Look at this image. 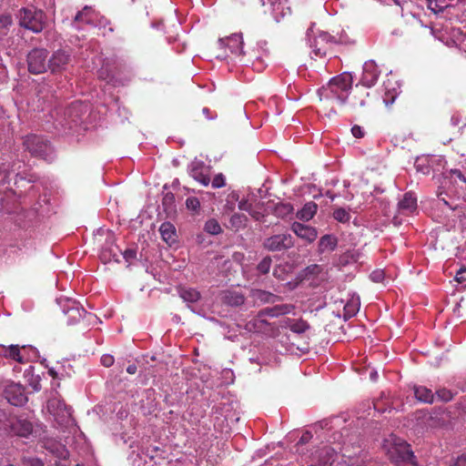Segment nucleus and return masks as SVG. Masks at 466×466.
I'll list each match as a JSON object with an SVG mask.
<instances>
[{
  "label": "nucleus",
  "mask_w": 466,
  "mask_h": 466,
  "mask_svg": "<svg viewBox=\"0 0 466 466\" xmlns=\"http://www.w3.org/2000/svg\"><path fill=\"white\" fill-rule=\"evenodd\" d=\"M383 449L392 461L402 462L403 466H417L410 445L396 435L391 434L384 440Z\"/></svg>",
  "instance_id": "obj_1"
},
{
  "label": "nucleus",
  "mask_w": 466,
  "mask_h": 466,
  "mask_svg": "<svg viewBox=\"0 0 466 466\" xmlns=\"http://www.w3.org/2000/svg\"><path fill=\"white\" fill-rule=\"evenodd\" d=\"M307 38L312 53L317 57H324L336 43L335 38L323 31H315L310 27L307 31Z\"/></svg>",
  "instance_id": "obj_2"
},
{
  "label": "nucleus",
  "mask_w": 466,
  "mask_h": 466,
  "mask_svg": "<svg viewBox=\"0 0 466 466\" xmlns=\"http://www.w3.org/2000/svg\"><path fill=\"white\" fill-rule=\"evenodd\" d=\"M294 309L292 305L282 304L277 305L272 308H266L262 309L258 316L252 318L246 324V329L250 332H260L264 329L267 325L266 320L262 319L263 316L279 317L290 313Z\"/></svg>",
  "instance_id": "obj_3"
},
{
  "label": "nucleus",
  "mask_w": 466,
  "mask_h": 466,
  "mask_svg": "<svg viewBox=\"0 0 466 466\" xmlns=\"http://www.w3.org/2000/svg\"><path fill=\"white\" fill-rule=\"evenodd\" d=\"M25 148L32 156L43 158L46 161L54 159L53 150L47 140L36 135L27 136L24 140Z\"/></svg>",
  "instance_id": "obj_4"
},
{
  "label": "nucleus",
  "mask_w": 466,
  "mask_h": 466,
  "mask_svg": "<svg viewBox=\"0 0 466 466\" xmlns=\"http://www.w3.org/2000/svg\"><path fill=\"white\" fill-rule=\"evenodd\" d=\"M19 25L34 33L43 30L45 25V14L41 10L33 8H22L17 14Z\"/></svg>",
  "instance_id": "obj_5"
},
{
  "label": "nucleus",
  "mask_w": 466,
  "mask_h": 466,
  "mask_svg": "<svg viewBox=\"0 0 466 466\" xmlns=\"http://www.w3.org/2000/svg\"><path fill=\"white\" fill-rule=\"evenodd\" d=\"M106 19L99 15L91 6L86 5L81 11H79L74 20L71 22V25L76 30L83 28L84 25L91 26H105Z\"/></svg>",
  "instance_id": "obj_6"
},
{
  "label": "nucleus",
  "mask_w": 466,
  "mask_h": 466,
  "mask_svg": "<svg viewBox=\"0 0 466 466\" xmlns=\"http://www.w3.org/2000/svg\"><path fill=\"white\" fill-rule=\"evenodd\" d=\"M47 409L58 425L62 427L74 425L71 409L63 400L56 398L51 399L47 402Z\"/></svg>",
  "instance_id": "obj_7"
},
{
  "label": "nucleus",
  "mask_w": 466,
  "mask_h": 466,
  "mask_svg": "<svg viewBox=\"0 0 466 466\" xmlns=\"http://www.w3.org/2000/svg\"><path fill=\"white\" fill-rule=\"evenodd\" d=\"M352 82V76L345 72L331 78L326 90H329L341 104H344L347 99V92L351 88Z\"/></svg>",
  "instance_id": "obj_8"
},
{
  "label": "nucleus",
  "mask_w": 466,
  "mask_h": 466,
  "mask_svg": "<svg viewBox=\"0 0 466 466\" xmlns=\"http://www.w3.org/2000/svg\"><path fill=\"white\" fill-rule=\"evenodd\" d=\"M57 304L62 309L65 315L68 317L67 323L69 325L77 323L86 314V310L75 299L67 297H60L56 299Z\"/></svg>",
  "instance_id": "obj_9"
},
{
  "label": "nucleus",
  "mask_w": 466,
  "mask_h": 466,
  "mask_svg": "<svg viewBox=\"0 0 466 466\" xmlns=\"http://www.w3.org/2000/svg\"><path fill=\"white\" fill-rule=\"evenodd\" d=\"M48 52L44 48H35L27 55L28 70L32 74H41L48 69Z\"/></svg>",
  "instance_id": "obj_10"
},
{
  "label": "nucleus",
  "mask_w": 466,
  "mask_h": 466,
  "mask_svg": "<svg viewBox=\"0 0 466 466\" xmlns=\"http://www.w3.org/2000/svg\"><path fill=\"white\" fill-rule=\"evenodd\" d=\"M294 246V238L289 233L276 234L267 238L263 247L271 252L284 251Z\"/></svg>",
  "instance_id": "obj_11"
},
{
  "label": "nucleus",
  "mask_w": 466,
  "mask_h": 466,
  "mask_svg": "<svg viewBox=\"0 0 466 466\" xmlns=\"http://www.w3.org/2000/svg\"><path fill=\"white\" fill-rule=\"evenodd\" d=\"M218 44L221 48H228L232 55L242 61V56L245 55L243 51V37L241 34H232L225 38H219Z\"/></svg>",
  "instance_id": "obj_12"
},
{
  "label": "nucleus",
  "mask_w": 466,
  "mask_h": 466,
  "mask_svg": "<svg viewBox=\"0 0 466 466\" xmlns=\"http://www.w3.org/2000/svg\"><path fill=\"white\" fill-rule=\"evenodd\" d=\"M189 175L203 186H208L209 178V167L202 160L194 159L188 166Z\"/></svg>",
  "instance_id": "obj_13"
},
{
  "label": "nucleus",
  "mask_w": 466,
  "mask_h": 466,
  "mask_svg": "<svg viewBox=\"0 0 466 466\" xmlns=\"http://www.w3.org/2000/svg\"><path fill=\"white\" fill-rule=\"evenodd\" d=\"M5 396L7 401L14 406H22L27 400L24 388L17 383H11L5 387Z\"/></svg>",
  "instance_id": "obj_14"
},
{
  "label": "nucleus",
  "mask_w": 466,
  "mask_h": 466,
  "mask_svg": "<svg viewBox=\"0 0 466 466\" xmlns=\"http://www.w3.org/2000/svg\"><path fill=\"white\" fill-rule=\"evenodd\" d=\"M380 74V71L379 70L375 61L369 60L363 65V72L360 82L364 86L371 87L377 83Z\"/></svg>",
  "instance_id": "obj_15"
},
{
  "label": "nucleus",
  "mask_w": 466,
  "mask_h": 466,
  "mask_svg": "<svg viewBox=\"0 0 466 466\" xmlns=\"http://www.w3.org/2000/svg\"><path fill=\"white\" fill-rule=\"evenodd\" d=\"M70 55L66 51L59 49L54 52L52 56L48 59V69L52 73L65 70L70 63Z\"/></svg>",
  "instance_id": "obj_16"
},
{
  "label": "nucleus",
  "mask_w": 466,
  "mask_h": 466,
  "mask_svg": "<svg viewBox=\"0 0 466 466\" xmlns=\"http://www.w3.org/2000/svg\"><path fill=\"white\" fill-rule=\"evenodd\" d=\"M417 210V198L412 192H407L398 203L399 214L410 215Z\"/></svg>",
  "instance_id": "obj_17"
},
{
  "label": "nucleus",
  "mask_w": 466,
  "mask_h": 466,
  "mask_svg": "<svg viewBox=\"0 0 466 466\" xmlns=\"http://www.w3.org/2000/svg\"><path fill=\"white\" fill-rule=\"evenodd\" d=\"M291 230L301 239L308 242H313L317 237V229L313 227L301 224L299 222H294L291 225Z\"/></svg>",
  "instance_id": "obj_18"
},
{
  "label": "nucleus",
  "mask_w": 466,
  "mask_h": 466,
  "mask_svg": "<svg viewBox=\"0 0 466 466\" xmlns=\"http://www.w3.org/2000/svg\"><path fill=\"white\" fill-rule=\"evenodd\" d=\"M12 431L21 437H28L33 431L32 423L25 419H16L15 422L12 423Z\"/></svg>",
  "instance_id": "obj_19"
},
{
  "label": "nucleus",
  "mask_w": 466,
  "mask_h": 466,
  "mask_svg": "<svg viewBox=\"0 0 466 466\" xmlns=\"http://www.w3.org/2000/svg\"><path fill=\"white\" fill-rule=\"evenodd\" d=\"M251 297L255 302L261 304L275 303L279 300V298L277 295L262 289L252 290Z\"/></svg>",
  "instance_id": "obj_20"
},
{
  "label": "nucleus",
  "mask_w": 466,
  "mask_h": 466,
  "mask_svg": "<svg viewBox=\"0 0 466 466\" xmlns=\"http://www.w3.org/2000/svg\"><path fill=\"white\" fill-rule=\"evenodd\" d=\"M160 235L163 240L168 245H172L176 242V228L170 222H164L159 228Z\"/></svg>",
  "instance_id": "obj_21"
},
{
  "label": "nucleus",
  "mask_w": 466,
  "mask_h": 466,
  "mask_svg": "<svg viewBox=\"0 0 466 466\" xmlns=\"http://www.w3.org/2000/svg\"><path fill=\"white\" fill-rule=\"evenodd\" d=\"M318 205L309 201L307 202L300 210L297 212V218L302 221H309L317 213Z\"/></svg>",
  "instance_id": "obj_22"
},
{
  "label": "nucleus",
  "mask_w": 466,
  "mask_h": 466,
  "mask_svg": "<svg viewBox=\"0 0 466 466\" xmlns=\"http://www.w3.org/2000/svg\"><path fill=\"white\" fill-rule=\"evenodd\" d=\"M272 6V14L277 21L290 14V8L286 6L281 0H269Z\"/></svg>",
  "instance_id": "obj_23"
},
{
  "label": "nucleus",
  "mask_w": 466,
  "mask_h": 466,
  "mask_svg": "<svg viewBox=\"0 0 466 466\" xmlns=\"http://www.w3.org/2000/svg\"><path fill=\"white\" fill-rule=\"evenodd\" d=\"M432 158L430 157H419L416 158L414 166L418 172L423 175H429L432 169Z\"/></svg>",
  "instance_id": "obj_24"
},
{
  "label": "nucleus",
  "mask_w": 466,
  "mask_h": 466,
  "mask_svg": "<svg viewBox=\"0 0 466 466\" xmlns=\"http://www.w3.org/2000/svg\"><path fill=\"white\" fill-rule=\"evenodd\" d=\"M337 238L333 235H325L321 237L319 242V248L320 252L332 251L337 247Z\"/></svg>",
  "instance_id": "obj_25"
},
{
  "label": "nucleus",
  "mask_w": 466,
  "mask_h": 466,
  "mask_svg": "<svg viewBox=\"0 0 466 466\" xmlns=\"http://www.w3.org/2000/svg\"><path fill=\"white\" fill-rule=\"evenodd\" d=\"M414 394H415V397L420 401H422V402H425V403H431V402H433L434 394L432 393L431 390H430V389H428L426 387H422V386L415 387L414 388Z\"/></svg>",
  "instance_id": "obj_26"
},
{
  "label": "nucleus",
  "mask_w": 466,
  "mask_h": 466,
  "mask_svg": "<svg viewBox=\"0 0 466 466\" xmlns=\"http://www.w3.org/2000/svg\"><path fill=\"white\" fill-rule=\"evenodd\" d=\"M360 307V300L358 296H353L344 306V313L348 317L357 314Z\"/></svg>",
  "instance_id": "obj_27"
},
{
  "label": "nucleus",
  "mask_w": 466,
  "mask_h": 466,
  "mask_svg": "<svg viewBox=\"0 0 466 466\" xmlns=\"http://www.w3.org/2000/svg\"><path fill=\"white\" fill-rule=\"evenodd\" d=\"M180 297L184 301L196 302L200 299V293L192 288L182 289L180 290Z\"/></svg>",
  "instance_id": "obj_28"
},
{
  "label": "nucleus",
  "mask_w": 466,
  "mask_h": 466,
  "mask_svg": "<svg viewBox=\"0 0 466 466\" xmlns=\"http://www.w3.org/2000/svg\"><path fill=\"white\" fill-rule=\"evenodd\" d=\"M453 0H428V7L434 13L442 12Z\"/></svg>",
  "instance_id": "obj_29"
},
{
  "label": "nucleus",
  "mask_w": 466,
  "mask_h": 466,
  "mask_svg": "<svg viewBox=\"0 0 466 466\" xmlns=\"http://www.w3.org/2000/svg\"><path fill=\"white\" fill-rule=\"evenodd\" d=\"M275 215L279 218H286L293 212V207L289 203H279L275 207Z\"/></svg>",
  "instance_id": "obj_30"
},
{
  "label": "nucleus",
  "mask_w": 466,
  "mask_h": 466,
  "mask_svg": "<svg viewBox=\"0 0 466 466\" xmlns=\"http://www.w3.org/2000/svg\"><path fill=\"white\" fill-rule=\"evenodd\" d=\"M333 218L338 222L348 223L350 222L351 216L350 212L344 208H337L333 211Z\"/></svg>",
  "instance_id": "obj_31"
},
{
  "label": "nucleus",
  "mask_w": 466,
  "mask_h": 466,
  "mask_svg": "<svg viewBox=\"0 0 466 466\" xmlns=\"http://www.w3.org/2000/svg\"><path fill=\"white\" fill-rule=\"evenodd\" d=\"M225 299L231 306H239L245 301L244 296L238 292H228Z\"/></svg>",
  "instance_id": "obj_32"
},
{
  "label": "nucleus",
  "mask_w": 466,
  "mask_h": 466,
  "mask_svg": "<svg viewBox=\"0 0 466 466\" xmlns=\"http://www.w3.org/2000/svg\"><path fill=\"white\" fill-rule=\"evenodd\" d=\"M204 229L211 235H218L222 231L219 223L214 218L208 219L205 223Z\"/></svg>",
  "instance_id": "obj_33"
},
{
  "label": "nucleus",
  "mask_w": 466,
  "mask_h": 466,
  "mask_svg": "<svg viewBox=\"0 0 466 466\" xmlns=\"http://www.w3.org/2000/svg\"><path fill=\"white\" fill-rule=\"evenodd\" d=\"M12 25V17L9 15L0 16V39L6 35L9 26Z\"/></svg>",
  "instance_id": "obj_34"
},
{
  "label": "nucleus",
  "mask_w": 466,
  "mask_h": 466,
  "mask_svg": "<svg viewBox=\"0 0 466 466\" xmlns=\"http://www.w3.org/2000/svg\"><path fill=\"white\" fill-rule=\"evenodd\" d=\"M13 360H16L19 363H23L25 361L24 356L21 354L20 349L17 345H11L7 349V355Z\"/></svg>",
  "instance_id": "obj_35"
},
{
  "label": "nucleus",
  "mask_w": 466,
  "mask_h": 466,
  "mask_svg": "<svg viewBox=\"0 0 466 466\" xmlns=\"http://www.w3.org/2000/svg\"><path fill=\"white\" fill-rule=\"evenodd\" d=\"M309 328V324L302 319L293 320L289 325L290 330L299 334L305 332Z\"/></svg>",
  "instance_id": "obj_36"
},
{
  "label": "nucleus",
  "mask_w": 466,
  "mask_h": 466,
  "mask_svg": "<svg viewBox=\"0 0 466 466\" xmlns=\"http://www.w3.org/2000/svg\"><path fill=\"white\" fill-rule=\"evenodd\" d=\"M389 85H390V80L383 83L384 89H385L384 102L386 103V105L392 104L394 102V99H395L396 94H397L395 91V88H392V90H391L390 87L389 86Z\"/></svg>",
  "instance_id": "obj_37"
},
{
  "label": "nucleus",
  "mask_w": 466,
  "mask_h": 466,
  "mask_svg": "<svg viewBox=\"0 0 466 466\" xmlns=\"http://www.w3.org/2000/svg\"><path fill=\"white\" fill-rule=\"evenodd\" d=\"M247 217L243 214H234L230 218V224L236 229L245 226Z\"/></svg>",
  "instance_id": "obj_38"
},
{
  "label": "nucleus",
  "mask_w": 466,
  "mask_h": 466,
  "mask_svg": "<svg viewBox=\"0 0 466 466\" xmlns=\"http://www.w3.org/2000/svg\"><path fill=\"white\" fill-rule=\"evenodd\" d=\"M118 252H121L117 248H116V249H106V248H103L102 250V253H101V256L103 258V259L105 260H110V259H114L116 261L118 260L117 257H118Z\"/></svg>",
  "instance_id": "obj_39"
},
{
  "label": "nucleus",
  "mask_w": 466,
  "mask_h": 466,
  "mask_svg": "<svg viewBox=\"0 0 466 466\" xmlns=\"http://www.w3.org/2000/svg\"><path fill=\"white\" fill-rule=\"evenodd\" d=\"M271 258L269 257H265L258 265V270L261 274L268 273L271 267Z\"/></svg>",
  "instance_id": "obj_40"
},
{
  "label": "nucleus",
  "mask_w": 466,
  "mask_h": 466,
  "mask_svg": "<svg viewBox=\"0 0 466 466\" xmlns=\"http://www.w3.org/2000/svg\"><path fill=\"white\" fill-rule=\"evenodd\" d=\"M238 208L240 210H245V211H248L255 219H258L259 218V214L257 213V212H253L252 209H251V204H249L247 200H241L239 201L238 203Z\"/></svg>",
  "instance_id": "obj_41"
},
{
  "label": "nucleus",
  "mask_w": 466,
  "mask_h": 466,
  "mask_svg": "<svg viewBox=\"0 0 466 466\" xmlns=\"http://www.w3.org/2000/svg\"><path fill=\"white\" fill-rule=\"evenodd\" d=\"M82 106L81 103L76 102L72 104V106L67 109L66 114L70 118H72V121H76V117H78L79 114V108Z\"/></svg>",
  "instance_id": "obj_42"
},
{
  "label": "nucleus",
  "mask_w": 466,
  "mask_h": 466,
  "mask_svg": "<svg viewBox=\"0 0 466 466\" xmlns=\"http://www.w3.org/2000/svg\"><path fill=\"white\" fill-rule=\"evenodd\" d=\"M445 177H455L463 183H466V177L461 173L460 169H450L444 173Z\"/></svg>",
  "instance_id": "obj_43"
},
{
  "label": "nucleus",
  "mask_w": 466,
  "mask_h": 466,
  "mask_svg": "<svg viewBox=\"0 0 466 466\" xmlns=\"http://www.w3.org/2000/svg\"><path fill=\"white\" fill-rule=\"evenodd\" d=\"M186 206L188 209L197 211L200 207V203L197 198L191 197L187 198Z\"/></svg>",
  "instance_id": "obj_44"
},
{
  "label": "nucleus",
  "mask_w": 466,
  "mask_h": 466,
  "mask_svg": "<svg viewBox=\"0 0 466 466\" xmlns=\"http://www.w3.org/2000/svg\"><path fill=\"white\" fill-rule=\"evenodd\" d=\"M225 186V177L222 174L217 175L212 180V187L219 188Z\"/></svg>",
  "instance_id": "obj_45"
},
{
  "label": "nucleus",
  "mask_w": 466,
  "mask_h": 466,
  "mask_svg": "<svg viewBox=\"0 0 466 466\" xmlns=\"http://www.w3.org/2000/svg\"><path fill=\"white\" fill-rule=\"evenodd\" d=\"M101 364L106 368H109L111 367L113 364H114V357L110 354H104L102 357H101Z\"/></svg>",
  "instance_id": "obj_46"
},
{
  "label": "nucleus",
  "mask_w": 466,
  "mask_h": 466,
  "mask_svg": "<svg viewBox=\"0 0 466 466\" xmlns=\"http://www.w3.org/2000/svg\"><path fill=\"white\" fill-rule=\"evenodd\" d=\"M23 464L24 466H43L41 460L36 458H25Z\"/></svg>",
  "instance_id": "obj_47"
},
{
  "label": "nucleus",
  "mask_w": 466,
  "mask_h": 466,
  "mask_svg": "<svg viewBox=\"0 0 466 466\" xmlns=\"http://www.w3.org/2000/svg\"><path fill=\"white\" fill-rule=\"evenodd\" d=\"M370 279L373 282L379 283L383 280L384 279V271L383 270H374L370 276Z\"/></svg>",
  "instance_id": "obj_48"
},
{
  "label": "nucleus",
  "mask_w": 466,
  "mask_h": 466,
  "mask_svg": "<svg viewBox=\"0 0 466 466\" xmlns=\"http://www.w3.org/2000/svg\"><path fill=\"white\" fill-rule=\"evenodd\" d=\"M9 175L10 171L7 169L5 165H4L3 167H0V185L5 184L7 181Z\"/></svg>",
  "instance_id": "obj_49"
},
{
  "label": "nucleus",
  "mask_w": 466,
  "mask_h": 466,
  "mask_svg": "<svg viewBox=\"0 0 466 466\" xmlns=\"http://www.w3.org/2000/svg\"><path fill=\"white\" fill-rule=\"evenodd\" d=\"M122 255H123V257H124V258L126 259L127 262H131L133 259L136 258L137 252L134 249H126L122 253Z\"/></svg>",
  "instance_id": "obj_50"
},
{
  "label": "nucleus",
  "mask_w": 466,
  "mask_h": 466,
  "mask_svg": "<svg viewBox=\"0 0 466 466\" xmlns=\"http://www.w3.org/2000/svg\"><path fill=\"white\" fill-rule=\"evenodd\" d=\"M455 279L459 283L466 282V268H462L457 271Z\"/></svg>",
  "instance_id": "obj_51"
},
{
  "label": "nucleus",
  "mask_w": 466,
  "mask_h": 466,
  "mask_svg": "<svg viewBox=\"0 0 466 466\" xmlns=\"http://www.w3.org/2000/svg\"><path fill=\"white\" fill-rule=\"evenodd\" d=\"M175 201V197L172 193H167L163 198V205L171 207Z\"/></svg>",
  "instance_id": "obj_52"
},
{
  "label": "nucleus",
  "mask_w": 466,
  "mask_h": 466,
  "mask_svg": "<svg viewBox=\"0 0 466 466\" xmlns=\"http://www.w3.org/2000/svg\"><path fill=\"white\" fill-rule=\"evenodd\" d=\"M351 133L353 137L357 138H361L364 137V130L360 126H353L351 128Z\"/></svg>",
  "instance_id": "obj_53"
},
{
  "label": "nucleus",
  "mask_w": 466,
  "mask_h": 466,
  "mask_svg": "<svg viewBox=\"0 0 466 466\" xmlns=\"http://www.w3.org/2000/svg\"><path fill=\"white\" fill-rule=\"evenodd\" d=\"M438 396L442 400H445V401H448L450 400H451L452 398V395L450 391L448 390H442V391H439L438 392Z\"/></svg>",
  "instance_id": "obj_54"
},
{
  "label": "nucleus",
  "mask_w": 466,
  "mask_h": 466,
  "mask_svg": "<svg viewBox=\"0 0 466 466\" xmlns=\"http://www.w3.org/2000/svg\"><path fill=\"white\" fill-rule=\"evenodd\" d=\"M451 466H466V454L459 457Z\"/></svg>",
  "instance_id": "obj_55"
},
{
  "label": "nucleus",
  "mask_w": 466,
  "mask_h": 466,
  "mask_svg": "<svg viewBox=\"0 0 466 466\" xmlns=\"http://www.w3.org/2000/svg\"><path fill=\"white\" fill-rule=\"evenodd\" d=\"M369 96V93H367V92H363L361 94V97L360 99L359 106H364L366 105L365 96Z\"/></svg>",
  "instance_id": "obj_56"
},
{
  "label": "nucleus",
  "mask_w": 466,
  "mask_h": 466,
  "mask_svg": "<svg viewBox=\"0 0 466 466\" xmlns=\"http://www.w3.org/2000/svg\"><path fill=\"white\" fill-rule=\"evenodd\" d=\"M137 366L135 364H132V365H129L127 368V371L129 373V374H135L137 372Z\"/></svg>",
  "instance_id": "obj_57"
},
{
  "label": "nucleus",
  "mask_w": 466,
  "mask_h": 466,
  "mask_svg": "<svg viewBox=\"0 0 466 466\" xmlns=\"http://www.w3.org/2000/svg\"><path fill=\"white\" fill-rule=\"evenodd\" d=\"M310 439V434L309 433H306V434H303L299 440V443H306L309 441V440Z\"/></svg>",
  "instance_id": "obj_58"
},
{
  "label": "nucleus",
  "mask_w": 466,
  "mask_h": 466,
  "mask_svg": "<svg viewBox=\"0 0 466 466\" xmlns=\"http://www.w3.org/2000/svg\"><path fill=\"white\" fill-rule=\"evenodd\" d=\"M203 114L208 118V119H212L213 117L212 116H209L208 114H209V109L207 108V107H204L203 110H202Z\"/></svg>",
  "instance_id": "obj_59"
},
{
  "label": "nucleus",
  "mask_w": 466,
  "mask_h": 466,
  "mask_svg": "<svg viewBox=\"0 0 466 466\" xmlns=\"http://www.w3.org/2000/svg\"><path fill=\"white\" fill-rule=\"evenodd\" d=\"M48 373H49L53 378H56V377H57V373H56V371L53 368L49 369Z\"/></svg>",
  "instance_id": "obj_60"
},
{
  "label": "nucleus",
  "mask_w": 466,
  "mask_h": 466,
  "mask_svg": "<svg viewBox=\"0 0 466 466\" xmlns=\"http://www.w3.org/2000/svg\"><path fill=\"white\" fill-rule=\"evenodd\" d=\"M370 379H371L372 380H376V379H377V377H378V373H377V371H372V372H370Z\"/></svg>",
  "instance_id": "obj_61"
},
{
  "label": "nucleus",
  "mask_w": 466,
  "mask_h": 466,
  "mask_svg": "<svg viewBox=\"0 0 466 466\" xmlns=\"http://www.w3.org/2000/svg\"><path fill=\"white\" fill-rule=\"evenodd\" d=\"M7 353V348L5 346H0V354H6Z\"/></svg>",
  "instance_id": "obj_62"
},
{
  "label": "nucleus",
  "mask_w": 466,
  "mask_h": 466,
  "mask_svg": "<svg viewBox=\"0 0 466 466\" xmlns=\"http://www.w3.org/2000/svg\"><path fill=\"white\" fill-rule=\"evenodd\" d=\"M147 455L150 457V459H154V455L153 454H149L148 453V451H147Z\"/></svg>",
  "instance_id": "obj_63"
},
{
  "label": "nucleus",
  "mask_w": 466,
  "mask_h": 466,
  "mask_svg": "<svg viewBox=\"0 0 466 466\" xmlns=\"http://www.w3.org/2000/svg\"><path fill=\"white\" fill-rule=\"evenodd\" d=\"M343 183H344V186H345V187H348V186H349V182H348V181H346V180H345Z\"/></svg>",
  "instance_id": "obj_64"
}]
</instances>
